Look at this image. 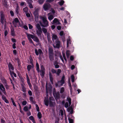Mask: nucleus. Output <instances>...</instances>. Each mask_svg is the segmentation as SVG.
<instances>
[{
  "label": "nucleus",
  "instance_id": "nucleus-46",
  "mask_svg": "<svg viewBox=\"0 0 123 123\" xmlns=\"http://www.w3.org/2000/svg\"><path fill=\"white\" fill-rule=\"evenodd\" d=\"M36 109H37V111H39V108L38 106V105H37L36 104Z\"/></svg>",
  "mask_w": 123,
  "mask_h": 123
},
{
  "label": "nucleus",
  "instance_id": "nucleus-58",
  "mask_svg": "<svg viewBox=\"0 0 123 123\" xmlns=\"http://www.w3.org/2000/svg\"><path fill=\"white\" fill-rule=\"evenodd\" d=\"M28 93L29 95L30 96H31L32 94V92L31 91L29 90L28 92Z\"/></svg>",
  "mask_w": 123,
  "mask_h": 123
},
{
  "label": "nucleus",
  "instance_id": "nucleus-35",
  "mask_svg": "<svg viewBox=\"0 0 123 123\" xmlns=\"http://www.w3.org/2000/svg\"><path fill=\"white\" fill-rule=\"evenodd\" d=\"M37 116L39 119H41L42 117V115L40 112H38L37 114Z\"/></svg>",
  "mask_w": 123,
  "mask_h": 123
},
{
  "label": "nucleus",
  "instance_id": "nucleus-2",
  "mask_svg": "<svg viewBox=\"0 0 123 123\" xmlns=\"http://www.w3.org/2000/svg\"><path fill=\"white\" fill-rule=\"evenodd\" d=\"M12 23L15 27L17 26L21 27L22 25V23H20L18 19L16 18L14 19Z\"/></svg>",
  "mask_w": 123,
  "mask_h": 123
},
{
  "label": "nucleus",
  "instance_id": "nucleus-53",
  "mask_svg": "<svg viewBox=\"0 0 123 123\" xmlns=\"http://www.w3.org/2000/svg\"><path fill=\"white\" fill-rule=\"evenodd\" d=\"M4 85L6 89H8L9 88V86L7 85V83L6 84Z\"/></svg>",
  "mask_w": 123,
  "mask_h": 123
},
{
  "label": "nucleus",
  "instance_id": "nucleus-41",
  "mask_svg": "<svg viewBox=\"0 0 123 123\" xmlns=\"http://www.w3.org/2000/svg\"><path fill=\"white\" fill-rule=\"evenodd\" d=\"M64 88L63 87H62L60 88V92L61 93H62L64 92Z\"/></svg>",
  "mask_w": 123,
  "mask_h": 123
},
{
  "label": "nucleus",
  "instance_id": "nucleus-9",
  "mask_svg": "<svg viewBox=\"0 0 123 123\" xmlns=\"http://www.w3.org/2000/svg\"><path fill=\"white\" fill-rule=\"evenodd\" d=\"M56 44V45L55 46L54 45H53V46L54 48H59L61 44L60 41L59 40L55 42Z\"/></svg>",
  "mask_w": 123,
  "mask_h": 123
},
{
  "label": "nucleus",
  "instance_id": "nucleus-25",
  "mask_svg": "<svg viewBox=\"0 0 123 123\" xmlns=\"http://www.w3.org/2000/svg\"><path fill=\"white\" fill-rule=\"evenodd\" d=\"M70 40L69 39H68L67 41V47L68 48L69 46V44H70Z\"/></svg>",
  "mask_w": 123,
  "mask_h": 123
},
{
  "label": "nucleus",
  "instance_id": "nucleus-61",
  "mask_svg": "<svg viewBox=\"0 0 123 123\" xmlns=\"http://www.w3.org/2000/svg\"><path fill=\"white\" fill-rule=\"evenodd\" d=\"M72 109V108L70 107L68 108L67 109V110L68 112H70Z\"/></svg>",
  "mask_w": 123,
  "mask_h": 123
},
{
  "label": "nucleus",
  "instance_id": "nucleus-49",
  "mask_svg": "<svg viewBox=\"0 0 123 123\" xmlns=\"http://www.w3.org/2000/svg\"><path fill=\"white\" fill-rule=\"evenodd\" d=\"M27 2L28 4H32L33 1L32 0H27Z\"/></svg>",
  "mask_w": 123,
  "mask_h": 123
},
{
  "label": "nucleus",
  "instance_id": "nucleus-11",
  "mask_svg": "<svg viewBox=\"0 0 123 123\" xmlns=\"http://www.w3.org/2000/svg\"><path fill=\"white\" fill-rule=\"evenodd\" d=\"M49 20L50 21L54 18V15L51 13H49L48 14Z\"/></svg>",
  "mask_w": 123,
  "mask_h": 123
},
{
  "label": "nucleus",
  "instance_id": "nucleus-27",
  "mask_svg": "<svg viewBox=\"0 0 123 123\" xmlns=\"http://www.w3.org/2000/svg\"><path fill=\"white\" fill-rule=\"evenodd\" d=\"M29 118L30 120L32 121L33 123H35V122L34 121V118L32 116H30L29 117Z\"/></svg>",
  "mask_w": 123,
  "mask_h": 123
},
{
  "label": "nucleus",
  "instance_id": "nucleus-7",
  "mask_svg": "<svg viewBox=\"0 0 123 123\" xmlns=\"http://www.w3.org/2000/svg\"><path fill=\"white\" fill-rule=\"evenodd\" d=\"M50 6V5L49 4L46 3L43 5V7L44 10L46 11L49 9Z\"/></svg>",
  "mask_w": 123,
  "mask_h": 123
},
{
  "label": "nucleus",
  "instance_id": "nucleus-37",
  "mask_svg": "<svg viewBox=\"0 0 123 123\" xmlns=\"http://www.w3.org/2000/svg\"><path fill=\"white\" fill-rule=\"evenodd\" d=\"M41 76L42 78H43L45 74V71H41Z\"/></svg>",
  "mask_w": 123,
  "mask_h": 123
},
{
  "label": "nucleus",
  "instance_id": "nucleus-38",
  "mask_svg": "<svg viewBox=\"0 0 123 123\" xmlns=\"http://www.w3.org/2000/svg\"><path fill=\"white\" fill-rule=\"evenodd\" d=\"M67 100L69 102V105H70L71 103V99L70 98H69V97H68L67 98Z\"/></svg>",
  "mask_w": 123,
  "mask_h": 123
},
{
  "label": "nucleus",
  "instance_id": "nucleus-14",
  "mask_svg": "<svg viewBox=\"0 0 123 123\" xmlns=\"http://www.w3.org/2000/svg\"><path fill=\"white\" fill-rule=\"evenodd\" d=\"M53 24L56 25H59L60 24V22L56 18H55L53 20Z\"/></svg>",
  "mask_w": 123,
  "mask_h": 123
},
{
  "label": "nucleus",
  "instance_id": "nucleus-40",
  "mask_svg": "<svg viewBox=\"0 0 123 123\" xmlns=\"http://www.w3.org/2000/svg\"><path fill=\"white\" fill-rule=\"evenodd\" d=\"M22 91L24 92H26V89L24 86H22Z\"/></svg>",
  "mask_w": 123,
  "mask_h": 123
},
{
  "label": "nucleus",
  "instance_id": "nucleus-28",
  "mask_svg": "<svg viewBox=\"0 0 123 123\" xmlns=\"http://www.w3.org/2000/svg\"><path fill=\"white\" fill-rule=\"evenodd\" d=\"M10 74L12 77L13 76V75L15 77H17L16 74L13 72L10 71Z\"/></svg>",
  "mask_w": 123,
  "mask_h": 123
},
{
  "label": "nucleus",
  "instance_id": "nucleus-44",
  "mask_svg": "<svg viewBox=\"0 0 123 123\" xmlns=\"http://www.w3.org/2000/svg\"><path fill=\"white\" fill-rule=\"evenodd\" d=\"M45 0H39L38 2L40 4H42Z\"/></svg>",
  "mask_w": 123,
  "mask_h": 123
},
{
  "label": "nucleus",
  "instance_id": "nucleus-19",
  "mask_svg": "<svg viewBox=\"0 0 123 123\" xmlns=\"http://www.w3.org/2000/svg\"><path fill=\"white\" fill-rule=\"evenodd\" d=\"M36 32L38 36H40L42 32V30H37Z\"/></svg>",
  "mask_w": 123,
  "mask_h": 123
},
{
  "label": "nucleus",
  "instance_id": "nucleus-47",
  "mask_svg": "<svg viewBox=\"0 0 123 123\" xmlns=\"http://www.w3.org/2000/svg\"><path fill=\"white\" fill-rule=\"evenodd\" d=\"M54 0H47L46 1V2L49 3H50L51 2H53Z\"/></svg>",
  "mask_w": 123,
  "mask_h": 123
},
{
  "label": "nucleus",
  "instance_id": "nucleus-48",
  "mask_svg": "<svg viewBox=\"0 0 123 123\" xmlns=\"http://www.w3.org/2000/svg\"><path fill=\"white\" fill-rule=\"evenodd\" d=\"M41 71H45V69L43 65H41Z\"/></svg>",
  "mask_w": 123,
  "mask_h": 123
},
{
  "label": "nucleus",
  "instance_id": "nucleus-24",
  "mask_svg": "<svg viewBox=\"0 0 123 123\" xmlns=\"http://www.w3.org/2000/svg\"><path fill=\"white\" fill-rule=\"evenodd\" d=\"M8 67L10 69V71H11V69L12 70H13L14 69L13 67L12 66V65L11 64L9 63L8 65Z\"/></svg>",
  "mask_w": 123,
  "mask_h": 123
},
{
  "label": "nucleus",
  "instance_id": "nucleus-30",
  "mask_svg": "<svg viewBox=\"0 0 123 123\" xmlns=\"http://www.w3.org/2000/svg\"><path fill=\"white\" fill-rule=\"evenodd\" d=\"M19 7L18 4H17V6L15 9V11L16 13L18 14V13Z\"/></svg>",
  "mask_w": 123,
  "mask_h": 123
},
{
  "label": "nucleus",
  "instance_id": "nucleus-20",
  "mask_svg": "<svg viewBox=\"0 0 123 123\" xmlns=\"http://www.w3.org/2000/svg\"><path fill=\"white\" fill-rule=\"evenodd\" d=\"M53 94L54 97L55 98H56L58 99L59 98L60 95L59 92L56 93H53Z\"/></svg>",
  "mask_w": 123,
  "mask_h": 123
},
{
  "label": "nucleus",
  "instance_id": "nucleus-56",
  "mask_svg": "<svg viewBox=\"0 0 123 123\" xmlns=\"http://www.w3.org/2000/svg\"><path fill=\"white\" fill-rule=\"evenodd\" d=\"M2 99L4 100L6 99V97L4 95H2Z\"/></svg>",
  "mask_w": 123,
  "mask_h": 123
},
{
  "label": "nucleus",
  "instance_id": "nucleus-51",
  "mask_svg": "<svg viewBox=\"0 0 123 123\" xmlns=\"http://www.w3.org/2000/svg\"><path fill=\"white\" fill-rule=\"evenodd\" d=\"M65 106L66 108H67L68 106V102H66L65 104Z\"/></svg>",
  "mask_w": 123,
  "mask_h": 123
},
{
  "label": "nucleus",
  "instance_id": "nucleus-42",
  "mask_svg": "<svg viewBox=\"0 0 123 123\" xmlns=\"http://www.w3.org/2000/svg\"><path fill=\"white\" fill-rule=\"evenodd\" d=\"M31 65H28L27 66V70L28 71H30L31 69Z\"/></svg>",
  "mask_w": 123,
  "mask_h": 123
},
{
  "label": "nucleus",
  "instance_id": "nucleus-18",
  "mask_svg": "<svg viewBox=\"0 0 123 123\" xmlns=\"http://www.w3.org/2000/svg\"><path fill=\"white\" fill-rule=\"evenodd\" d=\"M26 35L28 39L30 38L31 39V38L32 39L34 36L33 35L28 33H26Z\"/></svg>",
  "mask_w": 123,
  "mask_h": 123
},
{
  "label": "nucleus",
  "instance_id": "nucleus-31",
  "mask_svg": "<svg viewBox=\"0 0 123 123\" xmlns=\"http://www.w3.org/2000/svg\"><path fill=\"white\" fill-rule=\"evenodd\" d=\"M36 28L37 29V30L41 29L40 25L38 24H36Z\"/></svg>",
  "mask_w": 123,
  "mask_h": 123
},
{
  "label": "nucleus",
  "instance_id": "nucleus-6",
  "mask_svg": "<svg viewBox=\"0 0 123 123\" xmlns=\"http://www.w3.org/2000/svg\"><path fill=\"white\" fill-rule=\"evenodd\" d=\"M39 11V9L37 8L36 9L35 11L33 13L35 17V20L37 22L38 21V12Z\"/></svg>",
  "mask_w": 123,
  "mask_h": 123
},
{
  "label": "nucleus",
  "instance_id": "nucleus-45",
  "mask_svg": "<svg viewBox=\"0 0 123 123\" xmlns=\"http://www.w3.org/2000/svg\"><path fill=\"white\" fill-rule=\"evenodd\" d=\"M61 72V70L60 69H58L56 73V74L58 75H59Z\"/></svg>",
  "mask_w": 123,
  "mask_h": 123
},
{
  "label": "nucleus",
  "instance_id": "nucleus-55",
  "mask_svg": "<svg viewBox=\"0 0 123 123\" xmlns=\"http://www.w3.org/2000/svg\"><path fill=\"white\" fill-rule=\"evenodd\" d=\"M27 104V102L26 101H24L22 103V104L23 105H25Z\"/></svg>",
  "mask_w": 123,
  "mask_h": 123
},
{
  "label": "nucleus",
  "instance_id": "nucleus-4",
  "mask_svg": "<svg viewBox=\"0 0 123 123\" xmlns=\"http://www.w3.org/2000/svg\"><path fill=\"white\" fill-rule=\"evenodd\" d=\"M49 53L50 60L51 61H53L54 60V57L53 50L51 48L49 49Z\"/></svg>",
  "mask_w": 123,
  "mask_h": 123
},
{
  "label": "nucleus",
  "instance_id": "nucleus-39",
  "mask_svg": "<svg viewBox=\"0 0 123 123\" xmlns=\"http://www.w3.org/2000/svg\"><path fill=\"white\" fill-rule=\"evenodd\" d=\"M54 65L55 66V67L56 68H58L59 67V65L56 64L55 62H54Z\"/></svg>",
  "mask_w": 123,
  "mask_h": 123
},
{
  "label": "nucleus",
  "instance_id": "nucleus-62",
  "mask_svg": "<svg viewBox=\"0 0 123 123\" xmlns=\"http://www.w3.org/2000/svg\"><path fill=\"white\" fill-rule=\"evenodd\" d=\"M29 5V6L30 8H33V6H32V4H28Z\"/></svg>",
  "mask_w": 123,
  "mask_h": 123
},
{
  "label": "nucleus",
  "instance_id": "nucleus-10",
  "mask_svg": "<svg viewBox=\"0 0 123 123\" xmlns=\"http://www.w3.org/2000/svg\"><path fill=\"white\" fill-rule=\"evenodd\" d=\"M35 52L36 55H38L39 54L40 55L43 54V52L40 49H39L37 51L36 49L35 50Z\"/></svg>",
  "mask_w": 123,
  "mask_h": 123
},
{
  "label": "nucleus",
  "instance_id": "nucleus-60",
  "mask_svg": "<svg viewBox=\"0 0 123 123\" xmlns=\"http://www.w3.org/2000/svg\"><path fill=\"white\" fill-rule=\"evenodd\" d=\"M29 29H31L33 27L30 24H29Z\"/></svg>",
  "mask_w": 123,
  "mask_h": 123
},
{
  "label": "nucleus",
  "instance_id": "nucleus-63",
  "mask_svg": "<svg viewBox=\"0 0 123 123\" xmlns=\"http://www.w3.org/2000/svg\"><path fill=\"white\" fill-rule=\"evenodd\" d=\"M26 16L27 17H30V13H28V12L25 13Z\"/></svg>",
  "mask_w": 123,
  "mask_h": 123
},
{
  "label": "nucleus",
  "instance_id": "nucleus-23",
  "mask_svg": "<svg viewBox=\"0 0 123 123\" xmlns=\"http://www.w3.org/2000/svg\"><path fill=\"white\" fill-rule=\"evenodd\" d=\"M11 34L12 36H14L15 35V32L14 31L13 28V27L11 28Z\"/></svg>",
  "mask_w": 123,
  "mask_h": 123
},
{
  "label": "nucleus",
  "instance_id": "nucleus-33",
  "mask_svg": "<svg viewBox=\"0 0 123 123\" xmlns=\"http://www.w3.org/2000/svg\"><path fill=\"white\" fill-rule=\"evenodd\" d=\"M71 81L72 82H73L74 80V77L73 75H72L71 76Z\"/></svg>",
  "mask_w": 123,
  "mask_h": 123
},
{
  "label": "nucleus",
  "instance_id": "nucleus-5",
  "mask_svg": "<svg viewBox=\"0 0 123 123\" xmlns=\"http://www.w3.org/2000/svg\"><path fill=\"white\" fill-rule=\"evenodd\" d=\"M65 78V77L64 75L62 77L61 80L58 82V84H56V86H58L59 87H60L62 86L64 83Z\"/></svg>",
  "mask_w": 123,
  "mask_h": 123
},
{
  "label": "nucleus",
  "instance_id": "nucleus-22",
  "mask_svg": "<svg viewBox=\"0 0 123 123\" xmlns=\"http://www.w3.org/2000/svg\"><path fill=\"white\" fill-rule=\"evenodd\" d=\"M32 39H33L34 41H36L37 42H38L39 41L38 39L34 35Z\"/></svg>",
  "mask_w": 123,
  "mask_h": 123
},
{
  "label": "nucleus",
  "instance_id": "nucleus-12",
  "mask_svg": "<svg viewBox=\"0 0 123 123\" xmlns=\"http://www.w3.org/2000/svg\"><path fill=\"white\" fill-rule=\"evenodd\" d=\"M0 79L4 85L7 83V80L4 78L2 77L0 78Z\"/></svg>",
  "mask_w": 123,
  "mask_h": 123
},
{
  "label": "nucleus",
  "instance_id": "nucleus-64",
  "mask_svg": "<svg viewBox=\"0 0 123 123\" xmlns=\"http://www.w3.org/2000/svg\"><path fill=\"white\" fill-rule=\"evenodd\" d=\"M51 71L53 73H55L56 72V71L55 70L53 69L51 70Z\"/></svg>",
  "mask_w": 123,
  "mask_h": 123
},
{
  "label": "nucleus",
  "instance_id": "nucleus-34",
  "mask_svg": "<svg viewBox=\"0 0 123 123\" xmlns=\"http://www.w3.org/2000/svg\"><path fill=\"white\" fill-rule=\"evenodd\" d=\"M30 100L32 103H34V99L33 97H30Z\"/></svg>",
  "mask_w": 123,
  "mask_h": 123
},
{
  "label": "nucleus",
  "instance_id": "nucleus-29",
  "mask_svg": "<svg viewBox=\"0 0 123 123\" xmlns=\"http://www.w3.org/2000/svg\"><path fill=\"white\" fill-rule=\"evenodd\" d=\"M42 31H43V33L45 34H46L47 33V29H46L44 28H43L42 29Z\"/></svg>",
  "mask_w": 123,
  "mask_h": 123
},
{
  "label": "nucleus",
  "instance_id": "nucleus-1",
  "mask_svg": "<svg viewBox=\"0 0 123 123\" xmlns=\"http://www.w3.org/2000/svg\"><path fill=\"white\" fill-rule=\"evenodd\" d=\"M40 19L42 20V22L40 21L39 23L43 27H46L49 26V22L47 20L46 17L45 16H40Z\"/></svg>",
  "mask_w": 123,
  "mask_h": 123
},
{
  "label": "nucleus",
  "instance_id": "nucleus-21",
  "mask_svg": "<svg viewBox=\"0 0 123 123\" xmlns=\"http://www.w3.org/2000/svg\"><path fill=\"white\" fill-rule=\"evenodd\" d=\"M54 100V98L52 97H50L49 98V105L50 106H51L52 105V102H51L52 101H53Z\"/></svg>",
  "mask_w": 123,
  "mask_h": 123
},
{
  "label": "nucleus",
  "instance_id": "nucleus-15",
  "mask_svg": "<svg viewBox=\"0 0 123 123\" xmlns=\"http://www.w3.org/2000/svg\"><path fill=\"white\" fill-rule=\"evenodd\" d=\"M1 23L2 24H4V23H5L6 22L4 17L3 15L1 16Z\"/></svg>",
  "mask_w": 123,
  "mask_h": 123
},
{
  "label": "nucleus",
  "instance_id": "nucleus-36",
  "mask_svg": "<svg viewBox=\"0 0 123 123\" xmlns=\"http://www.w3.org/2000/svg\"><path fill=\"white\" fill-rule=\"evenodd\" d=\"M64 3V1L63 0H62L60 1L58 3L59 4V5L60 6H62L63 5Z\"/></svg>",
  "mask_w": 123,
  "mask_h": 123
},
{
  "label": "nucleus",
  "instance_id": "nucleus-26",
  "mask_svg": "<svg viewBox=\"0 0 123 123\" xmlns=\"http://www.w3.org/2000/svg\"><path fill=\"white\" fill-rule=\"evenodd\" d=\"M23 11L25 13H26L28 12V8L27 7H25L23 9Z\"/></svg>",
  "mask_w": 123,
  "mask_h": 123
},
{
  "label": "nucleus",
  "instance_id": "nucleus-8",
  "mask_svg": "<svg viewBox=\"0 0 123 123\" xmlns=\"http://www.w3.org/2000/svg\"><path fill=\"white\" fill-rule=\"evenodd\" d=\"M52 39L54 42L59 40L58 37L55 34H52Z\"/></svg>",
  "mask_w": 123,
  "mask_h": 123
},
{
  "label": "nucleus",
  "instance_id": "nucleus-52",
  "mask_svg": "<svg viewBox=\"0 0 123 123\" xmlns=\"http://www.w3.org/2000/svg\"><path fill=\"white\" fill-rule=\"evenodd\" d=\"M60 35L61 36H64V34L63 31H61L60 33Z\"/></svg>",
  "mask_w": 123,
  "mask_h": 123
},
{
  "label": "nucleus",
  "instance_id": "nucleus-32",
  "mask_svg": "<svg viewBox=\"0 0 123 123\" xmlns=\"http://www.w3.org/2000/svg\"><path fill=\"white\" fill-rule=\"evenodd\" d=\"M66 53L67 57L68 58H69L70 55V53L69 51L68 50H67L66 51Z\"/></svg>",
  "mask_w": 123,
  "mask_h": 123
},
{
  "label": "nucleus",
  "instance_id": "nucleus-43",
  "mask_svg": "<svg viewBox=\"0 0 123 123\" xmlns=\"http://www.w3.org/2000/svg\"><path fill=\"white\" fill-rule=\"evenodd\" d=\"M68 120L69 121V123H73V120L72 119L69 118Z\"/></svg>",
  "mask_w": 123,
  "mask_h": 123
},
{
  "label": "nucleus",
  "instance_id": "nucleus-17",
  "mask_svg": "<svg viewBox=\"0 0 123 123\" xmlns=\"http://www.w3.org/2000/svg\"><path fill=\"white\" fill-rule=\"evenodd\" d=\"M68 85L70 86V92H71V93L72 92V89L71 86V85L70 82V79L69 78L68 79Z\"/></svg>",
  "mask_w": 123,
  "mask_h": 123
},
{
  "label": "nucleus",
  "instance_id": "nucleus-59",
  "mask_svg": "<svg viewBox=\"0 0 123 123\" xmlns=\"http://www.w3.org/2000/svg\"><path fill=\"white\" fill-rule=\"evenodd\" d=\"M25 4V2H21L20 5L21 6H23Z\"/></svg>",
  "mask_w": 123,
  "mask_h": 123
},
{
  "label": "nucleus",
  "instance_id": "nucleus-16",
  "mask_svg": "<svg viewBox=\"0 0 123 123\" xmlns=\"http://www.w3.org/2000/svg\"><path fill=\"white\" fill-rule=\"evenodd\" d=\"M47 97V98H45V99L44 100V103L46 105L48 106L49 105V101Z\"/></svg>",
  "mask_w": 123,
  "mask_h": 123
},
{
  "label": "nucleus",
  "instance_id": "nucleus-54",
  "mask_svg": "<svg viewBox=\"0 0 123 123\" xmlns=\"http://www.w3.org/2000/svg\"><path fill=\"white\" fill-rule=\"evenodd\" d=\"M59 54H60V55H59L60 57V59H61L62 61V62H64V60L62 58V56L60 55V53H59Z\"/></svg>",
  "mask_w": 123,
  "mask_h": 123
},
{
  "label": "nucleus",
  "instance_id": "nucleus-57",
  "mask_svg": "<svg viewBox=\"0 0 123 123\" xmlns=\"http://www.w3.org/2000/svg\"><path fill=\"white\" fill-rule=\"evenodd\" d=\"M62 55L64 59L66 61L67 60L65 56V54L64 53H63L62 54Z\"/></svg>",
  "mask_w": 123,
  "mask_h": 123
},
{
  "label": "nucleus",
  "instance_id": "nucleus-3",
  "mask_svg": "<svg viewBox=\"0 0 123 123\" xmlns=\"http://www.w3.org/2000/svg\"><path fill=\"white\" fill-rule=\"evenodd\" d=\"M2 92L5 95L6 94V92L5 91L4 86L3 84L1 83H0V95H2Z\"/></svg>",
  "mask_w": 123,
  "mask_h": 123
},
{
  "label": "nucleus",
  "instance_id": "nucleus-50",
  "mask_svg": "<svg viewBox=\"0 0 123 123\" xmlns=\"http://www.w3.org/2000/svg\"><path fill=\"white\" fill-rule=\"evenodd\" d=\"M10 13L12 16H14V13L12 11H10Z\"/></svg>",
  "mask_w": 123,
  "mask_h": 123
},
{
  "label": "nucleus",
  "instance_id": "nucleus-13",
  "mask_svg": "<svg viewBox=\"0 0 123 123\" xmlns=\"http://www.w3.org/2000/svg\"><path fill=\"white\" fill-rule=\"evenodd\" d=\"M31 106L30 105H28V106H25L24 108V111H28V109H30L31 108Z\"/></svg>",
  "mask_w": 123,
  "mask_h": 123
}]
</instances>
